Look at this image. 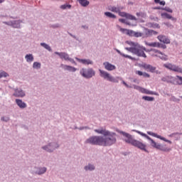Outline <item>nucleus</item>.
Wrapping results in <instances>:
<instances>
[{"label": "nucleus", "mask_w": 182, "mask_h": 182, "mask_svg": "<svg viewBox=\"0 0 182 182\" xmlns=\"http://www.w3.org/2000/svg\"><path fill=\"white\" fill-rule=\"evenodd\" d=\"M95 133L103 134L105 137L100 136H91L85 141L87 144L94 146H112L116 143V134H111L110 132L105 129H95Z\"/></svg>", "instance_id": "f257e3e1"}, {"label": "nucleus", "mask_w": 182, "mask_h": 182, "mask_svg": "<svg viewBox=\"0 0 182 182\" xmlns=\"http://www.w3.org/2000/svg\"><path fill=\"white\" fill-rule=\"evenodd\" d=\"M136 133H138V134H140L141 136H143V137H146L147 140H150L151 146L152 147H154L155 149H157L158 150H161V151H170V150H171L170 148H166L164 146H162L161 144H156V142L154 141V140H153V139H151L150 136H149V135L140 131H136Z\"/></svg>", "instance_id": "f03ea898"}, {"label": "nucleus", "mask_w": 182, "mask_h": 182, "mask_svg": "<svg viewBox=\"0 0 182 182\" xmlns=\"http://www.w3.org/2000/svg\"><path fill=\"white\" fill-rule=\"evenodd\" d=\"M146 52H150L151 56L154 58H160L162 60H167V55L156 48L147 50Z\"/></svg>", "instance_id": "7ed1b4c3"}, {"label": "nucleus", "mask_w": 182, "mask_h": 182, "mask_svg": "<svg viewBox=\"0 0 182 182\" xmlns=\"http://www.w3.org/2000/svg\"><path fill=\"white\" fill-rule=\"evenodd\" d=\"M100 76L101 77H103V79H105L106 80H108L109 82H112L113 83L119 82V80L114 78L109 73H107L103 70H100Z\"/></svg>", "instance_id": "20e7f679"}, {"label": "nucleus", "mask_w": 182, "mask_h": 182, "mask_svg": "<svg viewBox=\"0 0 182 182\" xmlns=\"http://www.w3.org/2000/svg\"><path fill=\"white\" fill-rule=\"evenodd\" d=\"M80 73V75H82V76L86 79H90V77H93V76L95 75V70H93L92 68H89L87 70L82 68Z\"/></svg>", "instance_id": "39448f33"}, {"label": "nucleus", "mask_w": 182, "mask_h": 182, "mask_svg": "<svg viewBox=\"0 0 182 182\" xmlns=\"http://www.w3.org/2000/svg\"><path fill=\"white\" fill-rule=\"evenodd\" d=\"M147 50L144 46H140L139 44L137 47L135 48V51L134 53V55H136V56H139L140 58H147V55L144 52Z\"/></svg>", "instance_id": "423d86ee"}, {"label": "nucleus", "mask_w": 182, "mask_h": 182, "mask_svg": "<svg viewBox=\"0 0 182 182\" xmlns=\"http://www.w3.org/2000/svg\"><path fill=\"white\" fill-rule=\"evenodd\" d=\"M164 68L168 69L169 70H173V72H177L178 73H182V68L171 63L164 64Z\"/></svg>", "instance_id": "0eeeda50"}, {"label": "nucleus", "mask_w": 182, "mask_h": 182, "mask_svg": "<svg viewBox=\"0 0 182 182\" xmlns=\"http://www.w3.org/2000/svg\"><path fill=\"white\" fill-rule=\"evenodd\" d=\"M120 133L124 136V137H126V139H124L125 143H128L129 144H132V146L134 144V141H136V139H134L130 134L124 132H121Z\"/></svg>", "instance_id": "6e6552de"}, {"label": "nucleus", "mask_w": 182, "mask_h": 182, "mask_svg": "<svg viewBox=\"0 0 182 182\" xmlns=\"http://www.w3.org/2000/svg\"><path fill=\"white\" fill-rule=\"evenodd\" d=\"M134 89L139 90L141 93H145V95H157V93L150 91L146 88L141 87L140 86L134 85Z\"/></svg>", "instance_id": "1a4fd4ad"}, {"label": "nucleus", "mask_w": 182, "mask_h": 182, "mask_svg": "<svg viewBox=\"0 0 182 182\" xmlns=\"http://www.w3.org/2000/svg\"><path fill=\"white\" fill-rule=\"evenodd\" d=\"M159 33L154 30H150L149 28H144V38H149L153 36V35H158Z\"/></svg>", "instance_id": "9d476101"}, {"label": "nucleus", "mask_w": 182, "mask_h": 182, "mask_svg": "<svg viewBox=\"0 0 182 182\" xmlns=\"http://www.w3.org/2000/svg\"><path fill=\"white\" fill-rule=\"evenodd\" d=\"M133 146L137 147L138 149H140V150H143L144 151L149 153V151H147V149H146V144L140 142V141L135 140Z\"/></svg>", "instance_id": "9b49d317"}, {"label": "nucleus", "mask_w": 182, "mask_h": 182, "mask_svg": "<svg viewBox=\"0 0 182 182\" xmlns=\"http://www.w3.org/2000/svg\"><path fill=\"white\" fill-rule=\"evenodd\" d=\"M147 134H149V136H152L153 137H156V139H160V140H163L164 141H166V143H169V144H171V141L166 139V138L158 135L154 132H147Z\"/></svg>", "instance_id": "f8f14e48"}, {"label": "nucleus", "mask_w": 182, "mask_h": 182, "mask_svg": "<svg viewBox=\"0 0 182 182\" xmlns=\"http://www.w3.org/2000/svg\"><path fill=\"white\" fill-rule=\"evenodd\" d=\"M144 69L146 70H149V72H151V73H159V71H156V67H154L153 65H149V64H144L143 65Z\"/></svg>", "instance_id": "ddd939ff"}, {"label": "nucleus", "mask_w": 182, "mask_h": 182, "mask_svg": "<svg viewBox=\"0 0 182 182\" xmlns=\"http://www.w3.org/2000/svg\"><path fill=\"white\" fill-rule=\"evenodd\" d=\"M103 65L105 66V69H106V70L112 71V70H115L116 69V65L109 62H105L103 63Z\"/></svg>", "instance_id": "4468645a"}, {"label": "nucleus", "mask_w": 182, "mask_h": 182, "mask_svg": "<svg viewBox=\"0 0 182 182\" xmlns=\"http://www.w3.org/2000/svg\"><path fill=\"white\" fill-rule=\"evenodd\" d=\"M118 14H119L120 16H124L125 18H127V19H130L131 21H136V17L129 14L127 13H124V12H119Z\"/></svg>", "instance_id": "2eb2a0df"}, {"label": "nucleus", "mask_w": 182, "mask_h": 182, "mask_svg": "<svg viewBox=\"0 0 182 182\" xmlns=\"http://www.w3.org/2000/svg\"><path fill=\"white\" fill-rule=\"evenodd\" d=\"M157 39L159 40V42H162V43H166V45L170 43V39L166 38V36L159 35L158 36Z\"/></svg>", "instance_id": "dca6fc26"}, {"label": "nucleus", "mask_w": 182, "mask_h": 182, "mask_svg": "<svg viewBox=\"0 0 182 182\" xmlns=\"http://www.w3.org/2000/svg\"><path fill=\"white\" fill-rule=\"evenodd\" d=\"M55 54L58 55L60 59H64L65 60H69V55H68V53H66L55 52Z\"/></svg>", "instance_id": "f3484780"}, {"label": "nucleus", "mask_w": 182, "mask_h": 182, "mask_svg": "<svg viewBox=\"0 0 182 182\" xmlns=\"http://www.w3.org/2000/svg\"><path fill=\"white\" fill-rule=\"evenodd\" d=\"M14 96L16 97H23V96H25V92H23V91L21 90H15Z\"/></svg>", "instance_id": "a211bd4d"}, {"label": "nucleus", "mask_w": 182, "mask_h": 182, "mask_svg": "<svg viewBox=\"0 0 182 182\" xmlns=\"http://www.w3.org/2000/svg\"><path fill=\"white\" fill-rule=\"evenodd\" d=\"M120 7H116L114 6H108V11H111V12H115V14H119L121 11Z\"/></svg>", "instance_id": "6ab92c4d"}, {"label": "nucleus", "mask_w": 182, "mask_h": 182, "mask_svg": "<svg viewBox=\"0 0 182 182\" xmlns=\"http://www.w3.org/2000/svg\"><path fill=\"white\" fill-rule=\"evenodd\" d=\"M162 82H167V83H174V77L167 76L162 77Z\"/></svg>", "instance_id": "aec40b11"}, {"label": "nucleus", "mask_w": 182, "mask_h": 182, "mask_svg": "<svg viewBox=\"0 0 182 182\" xmlns=\"http://www.w3.org/2000/svg\"><path fill=\"white\" fill-rule=\"evenodd\" d=\"M161 16H162L164 19H171V21H174L175 22L176 21H177L176 18L171 16L170 14L167 13H162L161 14Z\"/></svg>", "instance_id": "412c9836"}, {"label": "nucleus", "mask_w": 182, "mask_h": 182, "mask_svg": "<svg viewBox=\"0 0 182 182\" xmlns=\"http://www.w3.org/2000/svg\"><path fill=\"white\" fill-rule=\"evenodd\" d=\"M77 60L83 65H93V62L89 59L86 60L77 58Z\"/></svg>", "instance_id": "4be33fe9"}, {"label": "nucleus", "mask_w": 182, "mask_h": 182, "mask_svg": "<svg viewBox=\"0 0 182 182\" xmlns=\"http://www.w3.org/2000/svg\"><path fill=\"white\" fill-rule=\"evenodd\" d=\"M145 44L146 45V46H150L151 48H160V43L159 42H154V43L146 42Z\"/></svg>", "instance_id": "5701e85b"}, {"label": "nucleus", "mask_w": 182, "mask_h": 182, "mask_svg": "<svg viewBox=\"0 0 182 182\" xmlns=\"http://www.w3.org/2000/svg\"><path fill=\"white\" fill-rule=\"evenodd\" d=\"M16 105H18V106L21 107V109H25V107H26V104L22 102V100H21L16 99Z\"/></svg>", "instance_id": "b1692460"}, {"label": "nucleus", "mask_w": 182, "mask_h": 182, "mask_svg": "<svg viewBox=\"0 0 182 182\" xmlns=\"http://www.w3.org/2000/svg\"><path fill=\"white\" fill-rule=\"evenodd\" d=\"M79 4L81 5V6H84V7H86V6H89V1L87 0H77Z\"/></svg>", "instance_id": "393cba45"}, {"label": "nucleus", "mask_w": 182, "mask_h": 182, "mask_svg": "<svg viewBox=\"0 0 182 182\" xmlns=\"http://www.w3.org/2000/svg\"><path fill=\"white\" fill-rule=\"evenodd\" d=\"M43 150H46V151H48L49 153L53 151L54 147L53 146L49 144L47 146H43Z\"/></svg>", "instance_id": "a878e982"}, {"label": "nucleus", "mask_w": 182, "mask_h": 182, "mask_svg": "<svg viewBox=\"0 0 182 182\" xmlns=\"http://www.w3.org/2000/svg\"><path fill=\"white\" fill-rule=\"evenodd\" d=\"M117 53H119L121 56H123V58H127L128 59H131V60H134V58L129 55H126L124 53H122L120 52V50H117Z\"/></svg>", "instance_id": "bb28decb"}, {"label": "nucleus", "mask_w": 182, "mask_h": 182, "mask_svg": "<svg viewBox=\"0 0 182 182\" xmlns=\"http://www.w3.org/2000/svg\"><path fill=\"white\" fill-rule=\"evenodd\" d=\"M136 75H139V76H144V77H150V74L147 73H143L141 71H136Z\"/></svg>", "instance_id": "cd10ccee"}, {"label": "nucleus", "mask_w": 182, "mask_h": 182, "mask_svg": "<svg viewBox=\"0 0 182 182\" xmlns=\"http://www.w3.org/2000/svg\"><path fill=\"white\" fill-rule=\"evenodd\" d=\"M26 62H33V55L32 54H27L25 56Z\"/></svg>", "instance_id": "c85d7f7f"}, {"label": "nucleus", "mask_w": 182, "mask_h": 182, "mask_svg": "<svg viewBox=\"0 0 182 182\" xmlns=\"http://www.w3.org/2000/svg\"><path fill=\"white\" fill-rule=\"evenodd\" d=\"M64 69H65V70H69V72H76V68L75 67L69 65H65Z\"/></svg>", "instance_id": "c756f323"}, {"label": "nucleus", "mask_w": 182, "mask_h": 182, "mask_svg": "<svg viewBox=\"0 0 182 182\" xmlns=\"http://www.w3.org/2000/svg\"><path fill=\"white\" fill-rule=\"evenodd\" d=\"M105 16H107L108 18H112V19H116V15H114L109 11L105 12Z\"/></svg>", "instance_id": "7c9ffc66"}, {"label": "nucleus", "mask_w": 182, "mask_h": 182, "mask_svg": "<svg viewBox=\"0 0 182 182\" xmlns=\"http://www.w3.org/2000/svg\"><path fill=\"white\" fill-rule=\"evenodd\" d=\"M127 45H129V46H132V48H137L139 45L138 43H134L132 41H127Z\"/></svg>", "instance_id": "2f4dec72"}, {"label": "nucleus", "mask_w": 182, "mask_h": 182, "mask_svg": "<svg viewBox=\"0 0 182 182\" xmlns=\"http://www.w3.org/2000/svg\"><path fill=\"white\" fill-rule=\"evenodd\" d=\"M142 99L146 100V102H153V100H154V97L149 96H144L142 97Z\"/></svg>", "instance_id": "473e14b6"}, {"label": "nucleus", "mask_w": 182, "mask_h": 182, "mask_svg": "<svg viewBox=\"0 0 182 182\" xmlns=\"http://www.w3.org/2000/svg\"><path fill=\"white\" fill-rule=\"evenodd\" d=\"M134 36H135L136 38H144V33L140 32H134Z\"/></svg>", "instance_id": "72a5a7b5"}, {"label": "nucleus", "mask_w": 182, "mask_h": 182, "mask_svg": "<svg viewBox=\"0 0 182 182\" xmlns=\"http://www.w3.org/2000/svg\"><path fill=\"white\" fill-rule=\"evenodd\" d=\"M41 45L43 46V48H45V49H47V50H49V52L52 50V48H50V46H49V45L45 43H41Z\"/></svg>", "instance_id": "f704fd0d"}, {"label": "nucleus", "mask_w": 182, "mask_h": 182, "mask_svg": "<svg viewBox=\"0 0 182 182\" xmlns=\"http://www.w3.org/2000/svg\"><path fill=\"white\" fill-rule=\"evenodd\" d=\"M70 8H72L70 4H63L60 6L61 9H70Z\"/></svg>", "instance_id": "c9c22d12"}, {"label": "nucleus", "mask_w": 182, "mask_h": 182, "mask_svg": "<svg viewBox=\"0 0 182 182\" xmlns=\"http://www.w3.org/2000/svg\"><path fill=\"white\" fill-rule=\"evenodd\" d=\"M33 68L34 69H41V63H38V62L33 63Z\"/></svg>", "instance_id": "e433bc0d"}, {"label": "nucleus", "mask_w": 182, "mask_h": 182, "mask_svg": "<svg viewBox=\"0 0 182 182\" xmlns=\"http://www.w3.org/2000/svg\"><path fill=\"white\" fill-rule=\"evenodd\" d=\"M85 169L87 171L88 170H90V171H92V170H95V166L93 165H90L89 164L88 166L85 167Z\"/></svg>", "instance_id": "4c0bfd02"}, {"label": "nucleus", "mask_w": 182, "mask_h": 182, "mask_svg": "<svg viewBox=\"0 0 182 182\" xmlns=\"http://www.w3.org/2000/svg\"><path fill=\"white\" fill-rule=\"evenodd\" d=\"M8 76H9V75L6 72H4V71L0 72V79H1V77H6Z\"/></svg>", "instance_id": "58836bf2"}, {"label": "nucleus", "mask_w": 182, "mask_h": 182, "mask_svg": "<svg viewBox=\"0 0 182 182\" xmlns=\"http://www.w3.org/2000/svg\"><path fill=\"white\" fill-rule=\"evenodd\" d=\"M125 49H126V50H128V52H131L132 53L134 54V51H135L136 48H133V47L125 48Z\"/></svg>", "instance_id": "ea45409f"}, {"label": "nucleus", "mask_w": 182, "mask_h": 182, "mask_svg": "<svg viewBox=\"0 0 182 182\" xmlns=\"http://www.w3.org/2000/svg\"><path fill=\"white\" fill-rule=\"evenodd\" d=\"M127 35H129V36H134V31L132 30H127Z\"/></svg>", "instance_id": "a19ab883"}, {"label": "nucleus", "mask_w": 182, "mask_h": 182, "mask_svg": "<svg viewBox=\"0 0 182 182\" xmlns=\"http://www.w3.org/2000/svg\"><path fill=\"white\" fill-rule=\"evenodd\" d=\"M44 173H46V168L43 167L41 168L38 172V174H43Z\"/></svg>", "instance_id": "79ce46f5"}, {"label": "nucleus", "mask_w": 182, "mask_h": 182, "mask_svg": "<svg viewBox=\"0 0 182 182\" xmlns=\"http://www.w3.org/2000/svg\"><path fill=\"white\" fill-rule=\"evenodd\" d=\"M118 28H119L120 32H122V33H127V28H122L120 26H118Z\"/></svg>", "instance_id": "37998d69"}, {"label": "nucleus", "mask_w": 182, "mask_h": 182, "mask_svg": "<svg viewBox=\"0 0 182 182\" xmlns=\"http://www.w3.org/2000/svg\"><path fill=\"white\" fill-rule=\"evenodd\" d=\"M1 120L2 122H9V117H2L1 118Z\"/></svg>", "instance_id": "c03bdc74"}, {"label": "nucleus", "mask_w": 182, "mask_h": 182, "mask_svg": "<svg viewBox=\"0 0 182 182\" xmlns=\"http://www.w3.org/2000/svg\"><path fill=\"white\" fill-rule=\"evenodd\" d=\"M176 77L178 78V80H180V82H178L177 84L178 85H182V77H180L179 75H176Z\"/></svg>", "instance_id": "a18cd8bd"}, {"label": "nucleus", "mask_w": 182, "mask_h": 182, "mask_svg": "<svg viewBox=\"0 0 182 182\" xmlns=\"http://www.w3.org/2000/svg\"><path fill=\"white\" fill-rule=\"evenodd\" d=\"M152 28L160 29V25H159L158 23L153 24Z\"/></svg>", "instance_id": "49530a36"}, {"label": "nucleus", "mask_w": 182, "mask_h": 182, "mask_svg": "<svg viewBox=\"0 0 182 182\" xmlns=\"http://www.w3.org/2000/svg\"><path fill=\"white\" fill-rule=\"evenodd\" d=\"M164 11H166V12H169L170 14H173V10H171V9L170 8H166V9H164Z\"/></svg>", "instance_id": "de8ad7c7"}, {"label": "nucleus", "mask_w": 182, "mask_h": 182, "mask_svg": "<svg viewBox=\"0 0 182 182\" xmlns=\"http://www.w3.org/2000/svg\"><path fill=\"white\" fill-rule=\"evenodd\" d=\"M159 48H161L162 49H166L167 48V46H166L164 44L160 43V46H159Z\"/></svg>", "instance_id": "09e8293b"}, {"label": "nucleus", "mask_w": 182, "mask_h": 182, "mask_svg": "<svg viewBox=\"0 0 182 182\" xmlns=\"http://www.w3.org/2000/svg\"><path fill=\"white\" fill-rule=\"evenodd\" d=\"M119 22H122V23H125L126 20L124 19V18H119Z\"/></svg>", "instance_id": "8fccbe9b"}, {"label": "nucleus", "mask_w": 182, "mask_h": 182, "mask_svg": "<svg viewBox=\"0 0 182 182\" xmlns=\"http://www.w3.org/2000/svg\"><path fill=\"white\" fill-rule=\"evenodd\" d=\"M159 5H163V6H164V5H166V1H159Z\"/></svg>", "instance_id": "3c124183"}, {"label": "nucleus", "mask_w": 182, "mask_h": 182, "mask_svg": "<svg viewBox=\"0 0 182 182\" xmlns=\"http://www.w3.org/2000/svg\"><path fill=\"white\" fill-rule=\"evenodd\" d=\"M13 26H14V28H19V24H17L16 26H15L14 24H13Z\"/></svg>", "instance_id": "603ef678"}, {"label": "nucleus", "mask_w": 182, "mask_h": 182, "mask_svg": "<svg viewBox=\"0 0 182 182\" xmlns=\"http://www.w3.org/2000/svg\"><path fill=\"white\" fill-rule=\"evenodd\" d=\"M123 84H124L127 87H129V85H127V83H126V82L123 81Z\"/></svg>", "instance_id": "864d4df0"}, {"label": "nucleus", "mask_w": 182, "mask_h": 182, "mask_svg": "<svg viewBox=\"0 0 182 182\" xmlns=\"http://www.w3.org/2000/svg\"><path fill=\"white\" fill-rule=\"evenodd\" d=\"M155 4H159L160 0H154Z\"/></svg>", "instance_id": "5fc2aeb1"}, {"label": "nucleus", "mask_w": 182, "mask_h": 182, "mask_svg": "<svg viewBox=\"0 0 182 182\" xmlns=\"http://www.w3.org/2000/svg\"><path fill=\"white\" fill-rule=\"evenodd\" d=\"M142 13H136V16H140V15H141Z\"/></svg>", "instance_id": "6e6d98bb"}, {"label": "nucleus", "mask_w": 182, "mask_h": 182, "mask_svg": "<svg viewBox=\"0 0 182 182\" xmlns=\"http://www.w3.org/2000/svg\"><path fill=\"white\" fill-rule=\"evenodd\" d=\"M2 2H5V0H0V4H2Z\"/></svg>", "instance_id": "4d7b16f0"}, {"label": "nucleus", "mask_w": 182, "mask_h": 182, "mask_svg": "<svg viewBox=\"0 0 182 182\" xmlns=\"http://www.w3.org/2000/svg\"><path fill=\"white\" fill-rule=\"evenodd\" d=\"M137 80H134V82H136Z\"/></svg>", "instance_id": "13d9d810"}]
</instances>
